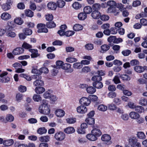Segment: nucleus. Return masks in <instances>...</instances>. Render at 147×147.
I'll list each match as a JSON object with an SVG mask.
<instances>
[{
	"mask_svg": "<svg viewBox=\"0 0 147 147\" xmlns=\"http://www.w3.org/2000/svg\"><path fill=\"white\" fill-rule=\"evenodd\" d=\"M64 131L67 134H70L74 133L75 131V129L73 127H68L65 129Z\"/></svg>",
	"mask_w": 147,
	"mask_h": 147,
	"instance_id": "obj_19",
	"label": "nucleus"
},
{
	"mask_svg": "<svg viewBox=\"0 0 147 147\" xmlns=\"http://www.w3.org/2000/svg\"><path fill=\"white\" fill-rule=\"evenodd\" d=\"M85 121L90 125H93L95 123V119L92 117H88L86 119Z\"/></svg>",
	"mask_w": 147,
	"mask_h": 147,
	"instance_id": "obj_30",
	"label": "nucleus"
},
{
	"mask_svg": "<svg viewBox=\"0 0 147 147\" xmlns=\"http://www.w3.org/2000/svg\"><path fill=\"white\" fill-rule=\"evenodd\" d=\"M46 26L48 28H52L56 27V25L53 21H50L47 22Z\"/></svg>",
	"mask_w": 147,
	"mask_h": 147,
	"instance_id": "obj_33",
	"label": "nucleus"
},
{
	"mask_svg": "<svg viewBox=\"0 0 147 147\" xmlns=\"http://www.w3.org/2000/svg\"><path fill=\"white\" fill-rule=\"evenodd\" d=\"M86 137L89 140L92 141H95L97 139V138L92 133L87 134L86 136Z\"/></svg>",
	"mask_w": 147,
	"mask_h": 147,
	"instance_id": "obj_20",
	"label": "nucleus"
},
{
	"mask_svg": "<svg viewBox=\"0 0 147 147\" xmlns=\"http://www.w3.org/2000/svg\"><path fill=\"white\" fill-rule=\"evenodd\" d=\"M121 53L124 56H127L131 53V51L127 49L123 51Z\"/></svg>",
	"mask_w": 147,
	"mask_h": 147,
	"instance_id": "obj_58",
	"label": "nucleus"
},
{
	"mask_svg": "<svg viewBox=\"0 0 147 147\" xmlns=\"http://www.w3.org/2000/svg\"><path fill=\"white\" fill-rule=\"evenodd\" d=\"M29 51L32 53L31 54V58H35L39 56L40 54L38 53V51L37 49H30L28 50Z\"/></svg>",
	"mask_w": 147,
	"mask_h": 147,
	"instance_id": "obj_10",
	"label": "nucleus"
},
{
	"mask_svg": "<svg viewBox=\"0 0 147 147\" xmlns=\"http://www.w3.org/2000/svg\"><path fill=\"white\" fill-rule=\"evenodd\" d=\"M92 11V9L90 6H86L84 8V12L86 14L90 13Z\"/></svg>",
	"mask_w": 147,
	"mask_h": 147,
	"instance_id": "obj_34",
	"label": "nucleus"
},
{
	"mask_svg": "<svg viewBox=\"0 0 147 147\" xmlns=\"http://www.w3.org/2000/svg\"><path fill=\"white\" fill-rule=\"evenodd\" d=\"M75 33V32L73 31H68L65 33V35L67 37L72 36Z\"/></svg>",
	"mask_w": 147,
	"mask_h": 147,
	"instance_id": "obj_64",
	"label": "nucleus"
},
{
	"mask_svg": "<svg viewBox=\"0 0 147 147\" xmlns=\"http://www.w3.org/2000/svg\"><path fill=\"white\" fill-rule=\"evenodd\" d=\"M98 109L102 111H105L107 109V107L103 105H101L98 106Z\"/></svg>",
	"mask_w": 147,
	"mask_h": 147,
	"instance_id": "obj_49",
	"label": "nucleus"
},
{
	"mask_svg": "<svg viewBox=\"0 0 147 147\" xmlns=\"http://www.w3.org/2000/svg\"><path fill=\"white\" fill-rule=\"evenodd\" d=\"M91 133H93V135L97 138L100 136L102 134V132L100 130L97 128H94L91 131Z\"/></svg>",
	"mask_w": 147,
	"mask_h": 147,
	"instance_id": "obj_14",
	"label": "nucleus"
},
{
	"mask_svg": "<svg viewBox=\"0 0 147 147\" xmlns=\"http://www.w3.org/2000/svg\"><path fill=\"white\" fill-rule=\"evenodd\" d=\"M13 141L11 139L5 140L3 141V144L5 146H9L12 145L13 144Z\"/></svg>",
	"mask_w": 147,
	"mask_h": 147,
	"instance_id": "obj_24",
	"label": "nucleus"
},
{
	"mask_svg": "<svg viewBox=\"0 0 147 147\" xmlns=\"http://www.w3.org/2000/svg\"><path fill=\"white\" fill-rule=\"evenodd\" d=\"M50 139V137L48 135L39 138V140L41 142H47L49 141Z\"/></svg>",
	"mask_w": 147,
	"mask_h": 147,
	"instance_id": "obj_18",
	"label": "nucleus"
},
{
	"mask_svg": "<svg viewBox=\"0 0 147 147\" xmlns=\"http://www.w3.org/2000/svg\"><path fill=\"white\" fill-rule=\"evenodd\" d=\"M14 119V117L11 115H7L6 117V120L7 121L11 122L13 121Z\"/></svg>",
	"mask_w": 147,
	"mask_h": 147,
	"instance_id": "obj_60",
	"label": "nucleus"
},
{
	"mask_svg": "<svg viewBox=\"0 0 147 147\" xmlns=\"http://www.w3.org/2000/svg\"><path fill=\"white\" fill-rule=\"evenodd\" d=\"M35 91L37 94H40L45 91V89L42 86L36 87L35 89Z\"/></svg>",
	"mask_w": 147,
	"mask_h": 147,
	"instance_id": "obj_25",
	"label": "nucleus"
},
{
	"mask_svg": "<svg viewBox=\"0 0 147 147\" xmlns=\"http://www.w3.org/2000/svg\"><path fill=\"white\" fill-rule=\"evenodd\" d=\"M8 26L6 27L5 29V32H9L12 31L13 29L15 27L14 23L13 22H8L7 23Z\"/></svg>",
	"mask_w": 147,
	"mask_h": 147,
	"instance_id": "obj_8",
	"label": "nucleus"
},
{
	"mask_svg": "<svg viewBox=\"0 0 147 147\" xmlns=\"http://www.w3.org/2000/svg\"><path fill=\"white\" fill-rule=\"evenodd\" d=\"M92 84L94 88L98 89L101 88L103 86L102 83L100 82H94Z\"/></svg>",
	"mask_w": 147,
	"mask_h": 147,
	"instance_id": "obj_23",
	"label": "nucleus"
},
{
	"mask_svg": "<svg viewBox=\"0 0 147 147\" xmlns=\"http://www.w3.org/2000/svg\"><path fill=\"white\" fill-rule=\"evenodd\" d=\"M22 48H24L26 49H28L29 50V49H31L32 48V46L31 45L29 44L26 42H24L22 45Z\"/></svg>",
	"mask_w": 147,
	"mask_h": 147,
	"instance_id": "obj_44",
	"label": "nucleus"
},
{
	"mask_svg": "<svg viewBox=\"0 0 147 147\" xmlns=\"http://www.w3.org/2000/svg\"><path fill=\"white\" fill-rule=\"evenodd\" d=\"M82 65L81 63H75L73 65V67L74 68L80 69L82 67Z\"/></svg>",
	"mask_w": 147,
	"mask_h": 147,
	"instance_id": "obj_46",
	"label": "nucleus"
},
{
	"mask_svg": "<svg viewBox=\"0 0 147 147\" xmlns=\"http://www.w3.org/2000/svg\"><path fill=\"white\" fill-rule=\"evenodd\" d=\"M45 16L46 20L49 22L52 21L53 19V16L52 14H48Z\"/></svg>",
	"mask_w": 147,
	"mask_h": 147,
	"instance_id": "obj_57",
	"label": "nucleus"
},
{
	"mask_svg": "<svg viewBox=\"0 0 147 147\" xmlns=\"http://www.w3.org/2000/svg\"><path fill=\"white\" fill-rule=\"evenodd\" d=\"M119 8L117 9L118 8H116V6L113 7H109L108 9L110 12H111L114 13V15L115 16L117 15L119 13V10L120 9L121 11L123 10L124 9V5L121 3L119 5Z\"/></svg>",
	"mask_w": 147,
	"mask_h": 147,
	"instance_id": "obj_2",
	"label": "nucleus"
},
{
	"mask_svg": "<svg viewBox=\"0 0 147 147\" xmlns=\"http://www.w3.org/2000/svg\"><path fill=\"white\" fill-rule=\"evenodd\" d=\"M128 141L131 146L136 142L138 141V140L135 137H131L129 138Z\"/></svg>",
	"mask_w": 147,
	"mask_h": 147,
	"instance_id": "obj_27",
	"label": "nucleus"
},
{
	"mask_svg": "<svg viewBox=\"0 0 147 147\" xmlns=\"http://www.w3.org/2000/svg\"><path fill=\"white\" fill-rule=\"evenodd\" d=\"M33 99L34 101L38 102L41 100L42 98L38 94H34L33 97Z\"/></svg>",
	"mask_w": 147,
	"mask_h": 147,
	"instance_id": "obj_41",
	"label": "nucleus"
},
{
	"mask_svg": "<svg viewBox=\"0 0 147 147\" xmlns=\"http://www.w3.org/2000/svg\"><path fill=\"white\" fill-rule=\"evenodd\" d=\"M135 109V111L139 113L144 112V107L140 106H136Z\"/></svg>",
	"mask_w": 147,
	"mask_h": 147,
	"instance_id": "obj_28",
	"label": "nucleus"
},
{
	"mask_svg": "<svg viewBox=\"0 0 147 147\" xmlns=\"http://www.w3.org/2000/svg\"><path fill=\"white\" fill-rule=\"evenodd\" d=\"M85 48L88 50H92L94 48V45L92 44H88L85 45Z\"/></svg>",
	"mask_w": 147,
	"mask_h": 147,
	"instance_id": "obj_56",
	"label": "nucleus"
},
{
	"mask_svg": "<svg viewBox=\"0 0 147 147\" xmlns=\"http://www.w3.org/2000/svg\"><path fill=\"white\" fill-rule=\"evenodd\" d=\"M108 6L109 7H113L116 6V2L113 1H110L107 2Z\"/></svg>",
	"mask_w": 147,
	"mask_h": 147,
	"instance_id": "obj_50",
	"label": "nucleus"
},
{
	"mask_svg": "<svg viewBox=\"0 0 147 147\" xmlns=\"http://www.w3.org/2000/svg\"><path fill=\"white\" fill-rule=\"evenodd\" d=\"M87 111L86 107L82 105L78 107L77 108V112L80 113H84Z\"/></svg>",
	"mask_w": 147,
	"mask_h": 147,
	"instance_id": "obj_12",
	"label": "nucleus"
},
{
	"mask_svg": "<svg viewBox=\"0 0 147 147\" xmlns=\"http://www.w3.org/2000/svg\"><path fill=\"white\" fill-rule=\"evenodd\" d=\"M47 129L44 127L39 128L37 131L38 133L40 135L45 134L47 133Z\"/></svg>",
	"mask_w": 147,
	"mask_h": 147,
	"instance_id": "obj_29",
	"label": "nucleus"
},
{
	"mask_svg": "<svg viewBox=\"0 0 147 147\" xmlns=\"http://www.w3.org/2000/svg\"><path fill=\"white\" fill-rule=\"evenodd\" d=\"M80 104L84 106H88L89 105L90 103V100L89 98L86 97H83L79 101Z\"/></svg>",
	"mask_w": 147,
	"mask_h": 147,
	"instance_id": "obj_4",
	"label": "nucleus"
},
{
	"mask_svg": "<svg viewBox=\"0 0 147 147\" xmlns=\"http://www.w3.org/2000/svg\"><path fill=\"white\" fill-rule=\"evenodd\" d=\"M25 13L26 15L28 17H32L34 16V12L30 10H26Z\"/></svg>",
	"mask_w": 147,
	"mask_h": 147,
	"instance_id": "obj_45",
	"label": "nucleus"
},
{
	"mask_svg": "<svg viewBox=\"0 0 147 147\" xmlns=\"http://www.w3.org/2000/svg\"><path fill=\"white\" fill-rule=\"evenodd\" d=\"M116 94L115 92H109L108 94V96L110 98H113L116 97Z\"/></svg>",
	"mask_w": 147,
	"mask_h": 147,
	"instance_id": "obj_63",
	"label": "nucleus"
},
{
	"mask_svg": "<svg viewBox=\"0 0 147 147\" xmlns=\"http://www.w3.org/2000/svg\"><path fill=\"white\" fill-rule=\"evenodd\" d=\"M100 18L102 21H106L109 20V17L108 15L103 14L101 16V15Z\"/></svg>",
	"mask_w": 147,
	"mask_h": 147,
	"instance_id": "obj_54",
	"label": "nucleus"
},
{
	"mask_svg": "<svg viewBox=\"0 0 147 147\" xmlns=\"http://www.w3.org/2000/svg\"><path fill=\"white\" fill-rule=\"evenodd\" d=\"M57 7H59L62 8L65 5V1L62 0H58L57 1Z\"/></svg>",
	"mask_w": 147,
	"mask_h": 147,
	"instance_id": "obj_39",
	"label": "nucleus"
},
{
	"mask_svg": "<svg viewBox=\"0 0 147 147\" xmlns=\"http://www.w3.org/2000/svg\"><path fill=\"white\" fill-rule=\"evenodd\" d=\"M130 117L132 119H136L140 116V115L135 112H131L129 114Z\"/></svg>",
	"mask_w": 147,
	"mask_h": 147,
	"instance_id": "obj_26",
	"label": "nucleus"
},
{
	"mask_svg": "<svg viewBox=\"0 0 147 147\" xmlns=\"http://www.w3.org/2000/svg\"><path fill=\"white\" fill-rule=\"evenodd\" d=\"M55 114L58 117H61L64 115L65 112L62 109H57L55 111Z\"/></svg>",
	"mask_w": 147,
	"mask_h": 147,
	"instance_id": "obj_22",
	"label": "nucleus"
},
{
	"mask_svg": "<svg viewBox=\"0 0 147 147\" xmlns=\"http://www.w3.org/2000/svg\"><path fill=\"white\" fill-rule=\"evenodd\" d=\"M66 121L67 123L69 124L74 123L76 122V119L73 118H67L66 119Z\"/></svg>",
	"mask_w": 147,
	"mask_h": 147,
	"instance_id": "obj_62",
	"label": "nucleus"
},
{
	"mask_svg": "<svg viewBox=\"0 0 147 147\" xmlns=\"http://www.w3.org/2000/svg\"><path fill=\"white\" fill-rule=\"evenodd\" d=\"M14 22L17 24L20 25L23 23V21L21 18H19L15 19Z\"/></svg>",
	"mask_w": 147,
	"mask_h": 147,
	"instance_id": "obj_48",
	"label": "nucleus"
},
{
	"mask_svg": "<svg viewBox=\"0 0 147 147\" xmlns=\"http://www.w3.org/2000/svg\"><path fill=\"white\" fill-rule=\"evenodd\" d=\"M13 2L11 0H7L6 2L1 5L2 9L5 11L9 10L11 8V6L12 5Z\"/></svg>",
	"mask_w": 147,
	"mask_h": 147,
	"instance_id": "obj_5",
	"label": "nucleus"
},
{
	"mask_svg": "<svg viewBox=\"0 0 147 147\" xmlns=\"http://www.w3.org/2000/svg\"><path fill=\"white\" fill-rule=\"evenodd\" d=\"M33 84L36 87L42 86L44 85V83L43 81L40 80H36L34 82Z\"/></svg>",
	"mask_w": 147,
	"mask_h": 147,
	"instance_id": "obj_16",
	"label": "nucleus"
},
{
	"mask_svg": "<svg viewBox=\"0 0 147 147\" xmlns=\"http://www.w3.org/2000/svg\"><path fill=\"white\" fill-rule=\"evenodd\" d=\"M24 51V49L22 47H17L14 49L13 51V53L15 55H19L22 54Z\"/></svg>",
	"mask_w": 147,
	"mask_h": 147,
	"instance_id": "obj_11",
	"label": "nucleus"
},
{
	"mask_svg": "<svg viewBox=\"0 0 147 147\" xmlns=\"http://www.w3.org/2000/svg\"><path fill=\"white\" fill-rule=\"evenodd\" d=\"M120 77L124 81H129L130 80V78L128 75L126 74L121 75Z\"/></svg>",
	"mask_w": 147,
	"mask_h": 147,
	"instance_id": "obj_42",
	"label": "nucleus"
},
{
	"mask_svg": "<svg viewBox=\"0 0 147 147\" xmlns=\"http://www.w3.org/2000/svg\"><path fill=\"white\" fill-rule=\"evenodd\" d=\"M43 103L39 107L38 110L40 113L45 115H48L50 113L49 106L46 102V100H43Z\"/></svg>",
	"mask_w": 147,
	"mask_h": 147,
	"instance_id": "obj_1",
	"label": "nucleus"
},
{
	"mask_svg": "<svg viewBox=\"0 0 147 147\" xmlns=\"http://www.w3.org/2000/svg\"><path fill=\"white\" fill-rule=\"evenodd\" d=\"M146 66H144L142 67L140 66H137L134 67V69L137 72L140 73L144 71L146 69Z\"/></svg>",
	"mask_w": 147,
	"mask_h": 147,
	"instance_id": "obj_17",
	"label": "nucleus"
},
{
	"mask_svg": "<svg viewBox=\"0 0 147 147\" xmlns=\"http://www.w3.org/2000/svg\"><path fill=\"white\" fill-rule=\"evenodd\" d=\"M47 7L49 9L52 10H55L57 7V4L54 2H51L47 4Z\"/></svg>",
	"mask_w": 147,
	"mask_h": 147,
	"instance_id": "obj_13",
	"label": "nucleus"
},
{
	"mask_svg": "<svg viewBox=\"0 0 147 147\" xmlns=\"http://www.w3.org/2000/svg\"><path fill=\"white\" fill-rule=\"evenodd\" d=\"M92 80L94 82H100L102 80V77L100 76H96L93 77Z\"/></svg>",
	"mask_w": 147,
	"mask_h": 147,
	"instance_id": "obj_40",
	"label": "nucleus"
},
{
	"mask_svg": "<svg viewBox=\"0 0 147 147\" xmlns=\"http://www.w3.org/2000/svg\"><path fill=\"white\" fill-rule=\"evenodd\" d=\"M26 87L22 85H20L18 88L19 90L22 92H26Z\"/></svg>",
	"mask_w": 147,
	"mask_h": 147,
	"instance_id": "obj_59",
	"label": "nucleus"
},
{
	"mask_svg": "<svg viewBox=\"0 0 147 147\" xmlns=\"http://www.w3.org/2000/svg\"><path fill=\"white\" fill-rule=\"evenodd\" d=\"M86 91L87 92L90 94H92L94 93L96 91L95 88L92 86H89L86 88Z\"/></svg>",
	"mask_w": 147,
	"mask_h": 147,
	"instance_id": "obj_32",
	"label": "nucleus"
},
{
	"mask_svg": "<svg viewBox=\"0 0 147 147\" xmlns=\"http://www.w3.org/2000/svg\"><path fill=\"white\" fill-rule=\"evenodd\" d=\"M136 135L137 137L140 139L143 140L146 138V136L143 132H137Z\"/></svg>",
	"mask_w": 147,
	"mask_h": 147,
	"instance_id": "obj_31",
	"label": "nucleus"
},
{
	"mask_svg": "<svg viewBox=\"0 0 147 147\" xmlns=\"http://www.w3.org/2000/svg\"><path fill=\"white\" fill-rule=\"evenodd\" d=\"M78 60L77 59L72 57H69L66 59V61L69 63H73L76 62Z\"/></svg>",
	"mask_w": 147,
	"mask_h": 147,
	"instance_id": "obj_47",
	"label": "nucleus"
},
{
	"mask_svg": "<svg viewBox=\"0 0 147 147\" xmlns=\"http://www.w3.org/2000/svg\"><path fill=\"white\" fill-rule=\"evenodd\" d=\"M72 6L74 9H77L81 7V5L78 2H75L73 4Z\"/></svg>",
	"mask_w": 147,
	"mask_h": 147,
	"instance_id": "obj_51",
	"label": "nucleus"
},
{
	"mask_svg": "<svg viewBox=\"0 0 147 147\" xmlns=\"http://www.w3.org/2000/svg\"><path fill=\"white\" fill-rule=\"evenodd\" d=\"M65 134L63 132L59 131L55 133L54 137L56 140L58 141H62L65 138Z\"/></svg>",
	"mask_w": 147,
	"mask_h": 147,
	"instance_id": "obj_3",
	"label": "nucleus"
},
{
	"mask_svg": "<svg viewBox=\"0 0 147 147\" xmlns=\"http://www.w3.org/2000/svg\"><path fill=\"white\" fill-rule=\"evenodd\" d=\"M46 25L43 24H39L37 25L38 28H40L38 30V32L47 33L48 32V30L45 28Z\"/></svg>",
	"mask_w": 147,
	"mask_h": 147,
	"instance_id": "obj_7",
	"label": "nucleus"
},
{
	"mask_svg": "<svg viewBox=\"0 0 147 147\" xmlns=\"http://www.w3.org/2000/svg\"><path fill=\"white\" fill-rule=\"evenodd\" d=\"M139 103L142 106H146L147 105V100L144 98L141 99L139 101Z\"/></svg>",
	"mask_w": 147,
	"mask_h": 147,
	"instance_id": "obj_52",
	"label": "nucleus"
},
{
	"mask_svg": "<svg viewBox=\"0 0 147 147\" xmlns=\"http://www.w3.org/2000/svg\"><path fill=\"white\" fill-rule=\"evenodd\" d=\"M62 69L65 70L66 72L71 73L74 71V69L71 68V65L69 63H64L62 66Z\"/></svg>",
	"mask_w": 147,
	"mask_h": 147,
	"instance_id": "obj_6",
	"label": "nucleus"
},
{
	"mask_svg": "<svg viewBox=\"0 0 147 147\" xmlns=\"http://www.w3.org/2000/svg\"><path fill=\"white\" fill-rule=\"evenodd\" d=\"M1 18L4 20H8L11 18V15L7 13H4L1 16Z\"/></svg>",
	"mask_w": 147,
	"mask_h": 147,
	"instance_id": "obj_21",
	"label": "nucleus"
},
{
	"mask_svg": "<svg viewBox=\"0 0 147 147\" xmlns=\"http://www.w3.org/2000/svg\"><path fill=\"white\" fill-rule=\"evenodd\" d=\"M23 97V95L20 93H18L17 94L16 96V100L18 102H20L22 99Z\"/></svg>",
	"mask_w": 147,
	"mask_h": 147,
	"instance_id": "obj_55",
	"label": "nucleus"
},
{
	"mask_svg": "<svg viewBox=\"0 0 147 147\" xmlns=\"http://www.w3.org/2000/svg\"><path fill=\"white\" fill-rule=\"evenodd\" d=\"M23 32L26 35H31L32 32V30L28 28H26L23 30Z\"/></svg>",
	"mask_w": 147,
	"mask_h": 147,
	"instance_id": "obj_38",
	"label": "nucleus"
},
{
	"mask_svg": "<svg viewBox=\"0 0 147 147\" xmlns=\"http://www.w3.org/2000/svg\"><path fill=\"white\" fill-rule=\"evenodd\" d=\"M101 7L100 5L98 3H95L92 5V8L94 11H98Z\"/></svg>",
	"mask_w": 147,
	"mask_h": 147,
	"instance_id": "obj_43",
	"label": "nucleus"
},
{
	"mask_svg": "<svg viewBox=\"0 0 147 147\" xmlns=\"http://www.w3.org/2000/svg\"><path fill=\"white\" fill-rule=\"evenodd\" d=\"M101 48L103 51L106 52L110 49V46L107 45H104L101 46Z\"/></svg>",
	"mask_w": 147,
	"mask_h": 147,
	"instance_id": "obj_53",
	"label": "nucleus"
},
{
	"mask_svg": "<svg viewBox=\"0 0 147 147\" xmlns=\"http://www.w3.org/2000/svg\"><path fill=\"white\" fill-rule=\"evenodd\" d=\"M100 13L97 11H94L91 13V16L94 19H98L100 18Z\"/></svg>",
	"mask_w": 147,
	"mask_h": 147,
	"instance_id": "obj_15",
	"label": "nucleus"
},
{
	"mask_svg": "<svg viewBox=\"0 0 147 147\" xmlns=\"http://www.w3.org/2000/svg\"><path fill=\"white\" fill-rule=\"evenodd\" d=\"M89 98L93 101H95L97 100L98 97L95 95H90L89 96Z\"/></svg>",
	"mask_w": 147,
	"mask_h": 147,
	"instance_id": "obj_61",
	"label": "nucleus"
},
{
	"mask_svg": "<svg viewBox=\"0 0 147 147\" xmlns=\"http://www.w3.org/2000/svg\"><path fill=\"white\" fill-rule=\"evenodd\" d=\"M82 26L79 24H76L73 27L74 30L75 31H79L82 30Z\"/></svg>",
	"mask_w": 147,
	"mask_h": 147,
	"instance_id": "obj_36",
	"label": "nucleus"
},
{
	"mask_svg": "<svg viewBox=\"0 0 147 147\" xmlns=\"http://www.w3.org/2000/svg\"><path fill=\"white\" fill-rule=\"evenodd\" d=\"M111 136L110 135L107 134L103 135L101 137V140L102 141L107 143L109 142V144L111 143Z\"/></svg>",
	"mask_w": 147,
	"mask_h": 147,
	"instance_id": "obj_9",
	"label": "nucleus"
},
{
	"mask_svg": "<svg viewBox=\"0 0 147 147\" xmlns=\"http://www.w3.org/2000/svg\"><path fill=\"white\" fill-rule=\"evenodd\" d=\"M87 15L86 13H80L78 16L79 19L80 20H84L87 18Z\"/></svg>",
	"mask_w": 147,
	"mask_h": 147,
	"instance_id": "obj_35",
	"label": "nucleus"
},
{
	"mask_svg": "<svg viewBox=\"0 0 147 147\" xmlns=\"http://www.w3.org/2000/svg\"><path fill=\"white\" fill-rule=\"evenodd\" d=\"M63 62L61 61H58L56 62V65L55 66V68L57 69H59L60 68L62 69V66L63 64Z\"/></svg>",
	"mask_w": 147,
	"mask_h": 147,
	"instance_id": "obj_37",
	"label": "nucleus"
}]
</instances>
